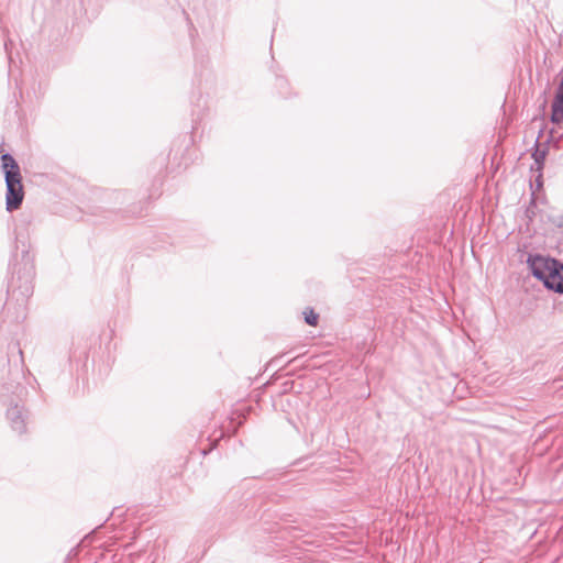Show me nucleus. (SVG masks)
Segmentation results:
<instances>
[{"label":"nucleus","instance_id":"3","mask_svg":"<svg viewBox=\"0 0 563 563\" xmlns=\"http://www.w3.org/2000/svg\"><path fill=\"white\" fill-rule=\"evenodd\" d=\"M527 263L532 276L542 282L547 289L563 294V263L540 254H530Z\"/></svg>","mask_w":563,"mask_h":563},{"label":"nucleus","instance_id":"9","mask_svg":"<svg viewBox=\"0 0 563 563\" xmlns=\"http://www.w3.org/2000/svg\"><path fill=\"white\" fill-rule=\"evenodd\" d=\"M555 224L559 227V228H563V214L562 216H559L555 220Z\"/></svg>","mask_w":563,"mask_h":563},{"label":"nucleus","instance_id":"6","mask_svg":"<svg viewBox=\"0 0 563 563\" xmlns=\"http://www.w3.org/2000/svg\"><path fill=\"white\" fill-rule=\"evenodd\" d=\"M548 154L547 148H539L538 143L536 144V148L532 153V158L534 161L533 165L531 166V172H542L544 167L545 157Z\"/></svg>","mask_w":563,"mask_h":563},{"label":"nucleus","instance_id":"8","mask_svg":"<svg viewBox=\"0 0 563 563\" xmlns=\"http://www.w3.org/2000/svg\"><path fill=\"white\" fill-rule=\"evenodd\" d=\"M536 173L538 174L536 177V185H537V189H539L543 186L542 172H536Z\"/></svg>","mask_w":563,"mask_h":563},{"label":"nucleus","instance_id":"5","mask_svg":"<svg viewBox=\"0 0 563 563\" xmlns=\"http://www.w3.org/2000/svg\"><path fill=\"white\" fill-rule=\"evenodd\" d=\"M552 122H561L563 121V71L560 85L556 89V95L552 103Z\"/></svg>","mask_w":563,"mask_h":563},{"label":"nucleus","instance_id":"2","mask_svg":"<svg viewBox=\"0 0 563 563\" xmlns=\"http://www.w3.org/2000/svg\"><path fill=\"white\" fill-rule=\"evenodd\" d=\"M26 388L20 384H4L0 388V400L7 406L5 418L13 432L22 435L27 432L30 412L23 405Z\"/></svg>","mask_w":563,"mask_h":563},{"label":"nucleus","instance_id":"10","mask_svg":"<svg viewBox=\"0 0 563 563\" xmlns=\"http://www.w3.org/2000/svg\"><path fill=\"white\" fill-rule=\"evenodd\" d=\"M14 347L18 349V353L20 355L21 363H23V352H22V350L20 349L19 344H15Z\"/></svg>","mask_w":563,"mask_h":563},{"label":"nucleus","instance_id":"12","mask_svg":"<svg viewBox=\"0 0 563 563\" xmlns=\"http://www.w3.org/2000/svg\"><path fill=\"white\" fill-rule=\"evenodd\" d=\"M73 553H74V554H76V553H77V549H76V548L71 549V551H70V553H69V554H73Z\"/></svg>","mask_w":563,"mask_h":563},{"label":"nucleus","instance_id":"1","mask_svg":"<svg viewBox=\"0 0 563 563\" xmlns=\"http://www.w3.org/2000/svg\"><path fill=\"white\" fill-rule=\"evenodd\" d=\"M21 243V255L20 260L13 264L12 276L8 283V297L9 300H13L19 307H24L27 299L33 295L34 290V255L31 254L29 246L24 241L20 240V234H16V249Z\"/></svg>","mask_w":563,"mask_h":563},{"label":"nucleus","instance_id":"7","mask_svg":"<svg viewBox=\"0 0 563 563\" xmlns=\"http://www.w3.org/2000/svg\"><path fill=\"white\" fill-rule=\"evenodd\" d=\"M305 322L308 325L317 327L319 321V314L314 312L312 308H306L303 311Z\"/></svg>","mask_w":563,"mask_h":563},{"label":"nucleus","instance_id":"4","mask_svg":"<svg viewBox=\"0 0 563 563\" xmlns=\"http://www.w3.org/2000/svg\"><path fill=\"white\" fill-rule=\"evenodd\" d=\"M1 169L5 181V209L9 212L18 210L24 199L20 166L10 153L1 155Z\"/></svg>","mask_w":563,"mask_h":563},{"label":"nucleus","instance_id":"13","mask_svg":"<svg viewBox=\"0 0 563 563\" xmlns=\"http://www.w3.org/2000/svg\"><path fill=\"white\" fill-rule=\"evenodd\" d=\"M26 224L31 223V219L24 220Z\"/></svg>","mask_w":563,"mask_h":563},{"label":"nucleus","instance_id":"11","mask_svg":"<svg viewBox=\"0 0 563 563\" xmlns=\"http://www.w3.org/2000/svg\"><path fill=\"white\" fill-rule=\"evenodd\" d=\"M278 84L282 87V86H284L286 84V80L283 79V78H278Z\"/></svg>","mask_w":563,"mask_h":563}]
</instances>
